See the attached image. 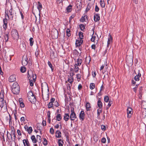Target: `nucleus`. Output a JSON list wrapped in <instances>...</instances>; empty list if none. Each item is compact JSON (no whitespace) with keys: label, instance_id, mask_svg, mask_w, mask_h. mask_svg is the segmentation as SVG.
Instances as JSON below:
<instances>
[{"label":"nucleus","instance_id":"603ef678","mask_svg":"<svg viewBox=\"0 0 146 146\" xmlns=\"http://www.w3.org/2000/svg\"><path fill=\"white\" fill-rule=\"evenodd\" d=\"M53 103L51 102H49L48 104V108H50L52 107L53 106Z\"/></svg>","mask_w":146,"mask_h":146},{"label":"nucleus","instance_id":"4c0bfd02","mask_svg":"<svg viewBox=\"0 0 146 146\" xmlns=\"http://www.w3.org/2000/svg\"><path fill=\"white\" fill-rule=\"evenodd\" d=\"M100 4L101 7H104L105 6V4L104 3V2L102 0H100Z\"/></svg>","mask_w":146,"mask_h":146},{"label":"nucleus","instance_id":"c03bdc74","mask_svg":"<svg viewBox=\"0 0 146 146\" xmlns=\"http://www.w3.org/2000/svg\"><path fill=\"white\" fill-rule=\"evenodd\" d=\"M8 34L6 33L4 36L5 41L6 42H7L8 40Z\"/></svg>","mask_w":146,"mask_h":146},{"label":"nucleus","instance_id":"864d4df0","mask_svg":"<svg viewBox=\"0 0 146 146\" xmlns=\"http://www.w3.org/2000/svg\"><path fill=\"white\" fill-rule=\"evenodd\" d=\"M102 110L98 109L97 110V114L98 116H99L100 115V113H102Z\"/></svg>","mask_w":146,"mask_h":146},{"label":"nucleus","instance_id":"680f3d73","mask_svg":"<svg viewBox=\"0 0 146 146\" xmlns=\"http://www.w3.org/2000/svg\"><path fill=\"white\" fill-rule=\"evenodd\" d=\"M99 9L97 5L95 6V11L96 12H98L99 10Z\"/></svg>","mask_w":146,"mask_h":146},{"label":"nucleus","instance_id":"2eb2a0df","mask_svg":"<svg viewBox=\"0 0 146 146\" xmlns=\"http://www.w3.org/2000/svg\"><path fill=\"white\" fill-rule=\"evenodd\" d=\"M112 39L111 37V35L109 34L108 36V41L107 42V47H108L109 46V45L111 42L112 41Z\"/></svg>","mask_w":146,"mask_h":146},{"label":"nucleus","instance_id":"72a5a7b5","mask_svg":"<svg viewBox=\"0 0 146 146\" xmlns=\"http://www.w3.org/2000/svg\"><path fill=\"white\" fill-rule=\"evenodd\" d=\"M56 118L58 121H60L62 119L61 115L60 114H58L56 116Z\"/></svg>","mask_w":146,"mask_h":146},{"label":"nucleus","instance_id":"e2e57ef3","mask_svg":"<svg viewBox=\"0 0 146 146\" xmlns=\"http://www.w3.org/2000/svg\"><path fill=\"white\" fill-rule=\"evenodd\" d=\"M82 88V85L81 84H80L78 86V89L79 90H81Z\"/></svg>","mask_w":146,"mask_h":146},{"label":"nucleus","instance_id":"f257e3e1","mask_svg":"<svg viewBox=\"0 0 146 146\" xmlns=\"http://www.w3.org/2000/svg\"><path fill=\"white\" fill-rule=\"evenodd\" d=\"M42 98L45 101L48 100L49 98V92L48 87V86L42 88Z\"/></svg>","mask_w":146,"mask_h":146},{"label":"nucleus","instance_id":"f3484780","mask_svg":"<svg viewBox=\"0 0 146 146\" xmlns=\"http://www.w3.org/2000/svg\"><path fill=\"white\" fill-rule=\"evenodd\" d=\"M138 74L134 78V79L136 81H138L139 80L140 77L141 76V75L140 73H139V70L138 71Z\"/></svg>","mask_w":146,"mask_h":146},{"label":"nucleus","instance_id":"20e7f679","mask_svg":"<svg viewBox=\"0 0 146 146\" xmlns=\"http://www.w3.org/2000/svg\"><path fill=\"white\" fill-rule=\"evenodd\" d=\"M70 114V118L71 120L73 121L76 118V116L74 111V109L72 108L71 109Z\"/></svg>","mask_w":146,"mask_h":146},{"label":"nucleus","instance_id":"774afa93","mask_svg":"<svg viewBox=\"0 0 146 146\" xmlns=\"http://www.w3.org/2000/svg\"><path fill=\"white\" fill-rule=\"evenodd\" d=\"M42 124L43 126H45L46 125V122L45 120H43L42 122Z\"/></svg>","mask_w":146,"mask_h":146},{"label":"nucleus","instance_id":"e433bc0d","mask_svg":"<svg viewBox=\"0 0 146 146\" xmlns=\"http://www.w3.org/2000/svg\"><path fill=\"white\" fill-rule=\"evenodd\" d=\"M76 78L78 82H79L80 80L81 76L79 74H78L76 75Z\"/></svg>","mask_w":146,"mask_h":146},{"label":"nucleus","instance_id":"423d86ee","mask_svg":"<svg viewBox=\"0 0 146 146\" xmlns=\"http://www.w3.org/2000/svg\"><path fill=\"white\" fill-rule=\"evenodd\" d=\"M58 31L56 29L53 30L51 33L52 36H53V38L55 39L57 38L58 37Z\"/></svg>","mask_w":146,"mask_h":146},{"label":"nucleus","instance_id":"58836bf2","mask_svg":"<svg viewBox=\"0 0 146 146\" xmlns=\"http://www.w3.org/2000/svg\"><path fill=\"white\" fill-rule=\"evenodd\" d=\"M29 41L30 42V45L32 46L33 45L34 43V40L33 38H30L29 39Z\"/></svg>","mask_w":146,"mask_h":146},{"label":"nucleus","instance_id":"39448f33","mask_svg":"<svg viewBox=\"0 0 146 146\" xmlns=\"http://www.w3.org/2000/svg\"><path fill=\"white\" fill-rule=\"evenodd\" d=\"M79 36L80 40H76V44H77L78 46L80 45L82 43V39L83 38V35L82 33L80 32L79 33Z\"/></svg>","mask_w":146,"mask_h":146},{"label":"nucleus","instance_id":"a18cd8bd","mask_svg":"<svg viewBox=\"0 0 146 146\" xmlns=\"http://www.w3.org/2000/svg\"><path fill=\"white\" fill-rule=\"evenodd\" d=\"M109 98L108 96H106L104 97V101L105 102H107L109 101Z\"/></svg>","mask_w":146,"mask_h":146},{"label":"nucleus","instance_id":"6e6d98bb","mask_svg":"<svg viewBox=\"0 0 146 146\" xmlns=\"http://www.w3.org/2000/svg\"><path fill=\"white\" fill-rule=\"evenodd\" d=\"M50 132L51 134H53L54 133V130L53 128H50Z\"/></svg>","mask_w":146,"mask_h":146},{"label":"nucleus","instance_id":"bf43d9fd","mask_svg":"<svg viewBox=\"0 0 146 146\" xmlns=\"http://www.w3.org/2000/svg\"><path fill=\"white\" fill-rule=\"evenodd\" d=\"M20 106L21 108H24L25 106L24 103L23 102H21L20 103Z\"/></svg>","mask_w":146,"mask_h":146},{"label":"nucleus","instance_id":"338daca9","mask_svg":"<svg viewBox=\"0 0 146 146\" xmlns=\"http://www.w3.org/2000/svg\"><path fill=\"white\" fill-rule=\"evenodd\" d=\"M74 72H70V77H73V76L74 75Z\"/></svg>","mask_w":146,"mask_h":146},{"label":"nucleus","instance_id":"de8ad7c7","mask_svg":"<svg viewBox=\"0 0 146 146\" xmlns=\"http://www.w3.org/2000/svg\"><path fill=\"white\" fill-rule=\"evenodd\" d=\"M142 105L144 109H146V101H143L142 103Z\"/></svg>","mask_w":146,"mask_h":146},{"label":"nucleus","instance_id":"69168bd1","mask_svg":"<svg viewBox=\"0 0 146 146\" xmlns=\"http://www.w3.org/2000/svg\"><path fill=\"white\" fill-rule=\"evenodd\" d=\"M17 133L18 135L21 136V132L20 131L19 129H17Z\"/></svg>","mask_w":146,"mask_h":146},{"label":"nucleus","instance_id":"a878e982","mask_svg":"<svg viewBox=\"0 0 146 146\" xmlns=\"http://www.w3.org/2000/svg\"><path fill=\"white\" fill-rule=\"evenodd\" d=\"M31 139L32 140L33 143H36L37 142V140L36 139L35 136L34 135H33L31 137Z\"/></svg>","mask_w":146,"mask_h":146},{"label":"nucleus","instance_id":"6e6552de","mask_svg":"<svg viewBox=\"0 0 146 146\" xmlns=\"http://www.w3.org/2000/svg\"><path fill=\"white\" fill-rule=\"evenodd\" d=\"M132 109L130 107H128L127 109V117L128 118H130L131 117V115L133 114Z\"/></svg>","mask_w":146,"mask_h":146},{"label":"nucleus","instance_id":"49530a36","mask_svg":"<svg viewBox=\"0 0 146 146\" xmlns=\"http://www.w3.org/2000/svg\"><path fill=\"white\" fill-rule=\"evenodd\" d=\"M70 29H67L66 30L67 35L68 37H69L70 36Z\"/></svg>","mask_w":146,"mask_h":146},{"label":"nucleus","instance_id":"2f4dec72","mask_svg":"<svg viewBox=\"0 0 146 146\" xmlns=\"http://www.w3.org/2000/svg\"><path fill=\"white\" fill-rule=\"evenodd\" d=\"M72 6L71 5H69L66 8V10L68 12H70L72 10Z\"/></svg>","mask_w":146,"mask_h":146},{"label":"nucleus","instance_id":"bb28decb","mask_svg":"<svg viewBox=\"0 0 146 146\" xmlns=\"http://www.w3.org/2000/svg\"><path fill=\"white\" fill-rule=\"evenodd\" d=\"M70 116L68 113H65L64 117V119L66 121H67L69 119Z\"/></svg>","mask_w":146,"mask_h":146},{"label":"nucleus","instance_id":"8fccbe9b","mask_svg":"<svg viewBox=\"0 0 146 146\" xmlns=\"http://www.w3.org/2000/svg\"><path fill=\"white\" fill-rule=\"evenodd\" d=\"M13 136V137H14V138L15 139L16 137V136L15 133V132L14 131L12 130L11 131V138H12V136Z\"/></svg>","mask_w":146,"mask_h":146},{"label":"nucleus","instance_id":"0eeeda50","mask_svg":"<svg viewBox=\"0 0 146 146\" xmlns=\"http://www.w3.org/2000/svg\"><path fill=\"white\" fill-rule=\"evenodd\" d=\"M98 37L97 35H94L93 33L91 39V41L97 44L98 42Z\"/></svg>","mask_w":146,"mask_h":146},{"label":"nucleus","instance_id":"052dcab7","mask_svg":"<svg viewBox=\"0 0 146 146\" xmlns=\"http://www.w3.org/2000/svg\"><path fill=\"white\" fill-rule=\"evenodd\" d=\"M101 129L103 130L104 131L106 130V127L105 125H102L101 126Z\"/></svg>","mask_w":146,"mask_h":146},{"label":"nucleus","instance_id":"dca6fc26","mask_svg":"<svg viewBox=\"0 0 146 146\" xmlns=\"http://www.w3.org/2000/svg\"><path fill=\"white\" fill-rule=\"evenodd\" d=\"M12 33V35H14V36L15 38H18L19 37L18 34L17 30L15 29L14 30Z\"/></svg>","mask_w":146,"mask_h":146},{"label":"nucleus","instance_id":"f704fd0d","mask_svg":"<svg viewBox=\"0 0 146 146\" xmlns=\"http://www.w3.org/2000/svg\"><path fill=\"white\" fill-rule=\"evenodd\" d=\"M90 57H86L85 59V61L86 64H89L90 61Z\"/></svg>","mask_w":146,"mask_h":146},{"label":"nucleus","instance_id":"b1692460","mask_svg":"<svg viewBox=\"0 0 146 146\" xmlns=\"http://www.w3.org/2000/svg\"><path fill=\"white\" fill-rule=\"evenodd\" d=\"M61 136V133L59 131H57L56 133V136L58 138H60Z\"/></svg>","mask_w":146,"mask_h":146},{"label":"nucleus","instance_id":"393cba45","mask_svg":"<svg viewBox=\"0 0 146 146\" xmlns=\"http://www.w3.org/2000/svg\"><path fill=\"white\" fill-rule=\"evenodd\" d=\"M76 5L78 8H80L82 6V4L80 1H79V0H77L76 2Z\"/></svg>","mask_w":146,"mask_h":146},{"label":"nucleus","instance_id":"473e14b6","mask_svg":"<svg viewBox=\"0 0 146 146\" xmlns=\"http://www.w3.org/2000/svg\"><path fill=\"white\" fill-rule=\"evenodd\" d=\"M48 64L49 67L51 68L52 71L53 72L54 70V68L53 67V66L52 64H51L50 62L49 61L48 62Z\"/></svg>","mask_w":146,"mask_h":146},{"label":"nucleus","instance_id":"a211bd4d","mask_svg":"<svg viewBox=\"0 0 146 146\" xmlns=\"http://www.w3.org/2000/svg\"><path fill=\"white\" fill-rule=\"evenodd\" d=\"M88 20L87 16L86 15H84V16L82 17L80 19V21L83 22H86Z\"/></svg>","mask_w":146,"mask_h":146},{"label":"nucleus","instance_id":"ddd939ff","mask_svg":"<svg viewBox=\"0 0 146 146\" xmlns=\"http://www.w3.org/2000/svg\"><path fill=\"white\" fill-rule=\"evenodd\" d=\"M0 106L1 108H7L6 103L5 101H0Z\"/></svg>","mask_w":146,"mask_h":146},{"label":"nucleus","instance_id":"13d9d810","mask_svg":"<svg viewBox=\"0 0 146 146\" xmlns=\"http://www.w3.org/2000/svg\"><path fill=\"white\" fill-rule=\"evenodd\" d=\"M21 122H24L25 120V117H22L20 119Z\"/></svg>","mask_w":146,"mask_h":146},{"label":"nucleus","instance_id":"f8f14e48","mask_svg":"<svg viewBox=\"0 0 146 146\" xmlns=\"http://www.w3.org/2000/svg\"><path fill=\"white\" fill-rule=\"evenodd\" d=\"M85 115V114L84 111H81L79 116L80 119L82 121L84 120V119Z\"/></svg>","mask_w":146,"mask_h":146},{"label":"nucleus","instance_id":"4be33fe9","mask_svg":"<svg viewBox=\"0 0 146 146\" xmlns=\"http://www.w3.org/2000/svg\"><path fill=\"white\" fill-rule=\"evenodd\" d=\"M97 105L98 107L101 109L102 107V103L100 99H99L97 102Z\"/></svg>","mask_w":146,"mask_h":146},{"label":"nucleus","instance_id":"9b49d317","mask_svg":"<svg viewBox=\"0 0 146 146\" xmlns=\"http://www.w3.org/2000/svg\"><path fill=\"white\" fill-rule=\"evenodd\" d=\"M3 27L5 30H6L7 27V20L6 18H4L3 20Z\"/></svg>","mask_w":146,"mask_h":146},{"label":"nucleus","instance_id":"7c9ffc66","mask_svg":"<svg viewBox=\"0 0 146 146\" xmlns=\"http://www.w3.org/2000/svg\"><path fill=\"white\" fill-rule=\"evenodd\" d=\"M58 143L59 146H63L64 144V142L61 139L58 140Z\"/></svg>","mask_w":146,"mask_h":146},{"label":"nucleus","instance_id":"c9c22d12","mask_svg":"<svg viewBox=\"0 0 146 146\" xmlns=\"http://www.w3.org/2000/svg\"><path fill=\"white\" fill-rule=\"evenodd\" d=\"M37 141L38 142L40 143L41 141V137L39 135H37Z\"/></svg>","mask_w":146,"mask_h":146},{"label":"nucleus","instance_id":"0e129e2a","mask_svg":"<svg viewBox=\"0 0 146 146\" xmlns=\"http://www.w3.org/2000/svg\"><path fill=\"white\" fill-rule=\"evenodd\" d=\"M101 141L102 143H104L106 142V139L105 138H103L101 139Z\"/></svg>","mask_w":146,"mask_h":146},{"label":"nucleus","instance_id":"412c9836","mask_svg":"<svg viewBox=\"0 0 146 146\" xmlns=\"http://www.w3.org/2000/svg\"><path fill=\"white\" fill-rule=\"evenodd\" d=\"M73 81H74V78H73V77H69L68 78V80L66 81V83H67V82H68L71 84H72V83Z\"/></svg>","mask_w":146,"mask_h":146},{"label":"nucleus","instance_id":"79ce46f5","mask_svg":"<svg viewBox=\"0 0 146 146\" xmlns=\"http://www.w3.org/2000/svg\"><path fill=\"white\" fill-rule=\"evenodd\" d=\"M20 71L24 73L26 71V68L25 67H22L21 68Z\"/></svg>","mask_w":146,"mask_h":146},{"label":"nucleus","instance_id":"5701e85b","mask_svg":"<svg viewBox=\"0 0 146 146\" xmlns=\"http://www.w3.org/2000/svg\"><path fill=\"white\" fill-rule=\"evenodd\" d=\"M94 19L95 21L97 22L100 19V17L99 15H95L94 16Z\"/></svg>","mask_w":146,"mask_h":146},{"label":"nucleus","instance_id":"3c124183","mask_svg":"<svg viewBox=\"0 0 146 146\" xmlns=\"http://www.w3.org/2000/svg\"><path fill=\"white\" fill-rule=\"evenodd\" d=\"M44 141L43 142V144L45 145H47V141L45 138H44Z\"/></svg>","mask_w":146,"mask_h":146},{"label":"nucleus","instance_id":"37998d69","mask_svg":"<svg viewBox=\"0 0 146 146\" xmlns=\"http://www.w3.org/2000/svg\"><path fill=\"white\" fill-rule=\"evenodd\" d=\"M76 64H75L74 65V69L76 73L78 71L79 68Z\"/></svg>","mask_w":146,"mask_h":146},{"label":"nucleus","instance_id":"a19ab883","mask_svg":"<svg viewBox=\"0 0 146 146\" xmlns=\"http://www.w3.org/2000/svg\"><path fill=\"white\" fill-rule=\"evenodd\" d=\"M4 94L3 93H0V101H3L4 100Z\"/></svg>","mask_w":146,"mask_h":146},{"label":"nucleus","instance_id":"4d7b16f0","mask_svg":"<svg viewBox=\"0 0 146 146\" xmlns=\"http://www.w3.org/2000/svg\"><path fill=\"white\" fill-rule=\"evenodd\" d=\"M112 104V101H109L108 106H108V107H107V108H109L111 106Z\"/></svg>","mask_w":146,"mask_h":146},{"label":"nucleus","instance_id":"9d476101","mask_svg":"<svg viewBox=\"0 0 146 146\" xmlns=\"http://www.w3.org/2000/svg\"><path fill=\"white\" fill-rule=\"evenodd\" d=\"M27 58L26 56H24L22 58V64L23 66L27 65L28 64Z\"/></svg>","mask_w":146,"mask_h":146},{"label":"nucleus","instance_id":"c85d7f7f","mask_svg":"<svg viewBox=\"0 0 146 146\" xmlns=\"http://www.w3.org/2000/svg\"><path fill=\"white\" fill-rule=\"evenodd\" d=\"M76 62L77 64H76L77 66H80L82 64V60L81 59L78 58Z\"/></svg>","mask_w":146,"mask_h":146},{"label":"nucleus","instance_id":"6ab92c4d","mask_svg":"<svg viewBox=\"0 0 146 146\" xmlns=\"http://www.w3.org/2000/svg\"><path fill=\"white\" fill-rule=\"evenodd\" d=\"M8 12L10 17H11L12 19L13 17V15L14 14V12L13 11L12 8H11L8 11Z\"/></svg>","mask_w":146,"mask_h":146},{"label":"nucleus","instance_id":"4468645a","mask_svg":"<svg viewBox=\"0 0 146 146\" xmlns=\"http://www.w3.org/2000/svg\"><path fill=\"white\" fill-rule=\"evenodd\" d=\"M9 81L11 82L15 81L16 80L15 76L14 75L11 76L9 77Z\"/></svg>","mask_w":146,"mask_h":146},{"label":"nucleus","instance_id":"5fc2aeb1","mask_svg":"<svg viewBox=\"0 0 146 146\" xmlns=\"http://www.w3.org/2000/svg\"><path fill=\"white\" fill-rule=\"evenodd\" d=\"M32 73V72L31 70H29L28 72V76H29V77H30L31 75V74Z\"/></svg>","mask_w":146,"mask_h":146},{"label":"nucleus","instance_id":"1a4fd4ad","mask_svg":"<svg viewBox=\"0 0 146 146\" xmlns=\"http://www.w3.org/2000/svg\"><path fill=\"white\" fill-rule=\"evenodd\" d=\"M24 128L28 132L29 134H30L33 131L32 128L31 127H29L27 125H25L24 127Z\"/></svg>","mask_w":146,"mask_h":146},{"label":"nucleus","instance_id":"09e8293b","mask_svg":"<svg viewBox=\"0 0 146 146\" xmlns=\"http://www.w3.org/2000/svg\"><path fill=\"white\" fill-rule=\"evenodd\" d=\"M79 27L82 31L84 30L85 28L84 25L82 24L80 25Z\"/></svg>","mask_w":146,"mask_h":146},{"label":"nucleus","instance_id":"7ed1b4c3","mask_svg":"<svg viewBox=\"0 0 146 146\" xmlns=\"http://www.w3.org/2000/svg\"><path fill=\"white\" fill-rule=\"evenodd\" d=\"M27 97L29 101L31 103L36 101L35 98L32 91H30L28 92Z\"/></svg>","mask_w":146,"mask_h":146},{"label":"nucleus","instance_id":"aec40b11","mask_svg":"<svg viewBox=\"0 0 146 146\" xmlns=\"http://www.w3.org/2000/svg\"><path fill=\"white\" fill-rule=\"evenodd\" d=\"M23 143L25 146H29V143L27 139H24L23 140Z\"/></svg>","mask_w":146,"mask_h":146},{"label":"nucleus","instance_id":"ea45409f","mask_svg":"<svg viewBox=\"0 0 146 146\" xmlns=\"http://www.w3.org/2000/svg\"><path fill=\"white\" fill-rule=\"evenodd\" d=\"M95 87V84L94 83H91L90 85V88L92 90L94 89Z\"/></svg>","mask_w":146,"mask_h":146},{"label":"nucleus","instance_id":"c756f323","mask_svg":"<svg viewBox=\"0 0 146 146\" xmlns=\"http://www.w3.org/2000/svg\"><path fill=\"white\" fill-rule=\"evenodd\" d=\"M86 109L87 111L90 110V108L91 107L90 106V104L89 103H87L86 105Z\"/></svg>","mask_w":146,"mask_h":146},{"label":"nucleus","instance_id":"cd10ccee","mask_svg":"<svg viewBox=\"0 0 146 146\" xmlns=\"http://www.w3.org/2000/svg\"><path fill=\"white\" fill-rule=\"evenodd\" d=\"M38 6H37V8L40 12V10H41L42 8V5L39 1L38 2Z\"/></svg>","mask_w":146,"mask_h":146},{"label":"nucleus","instance_id":"f03ea898","mask_svg":"<svg viewBox=\"0 0 146 146\" xmlns=\"http://www.w3.org/2000/svg\"><path fill=\"white\" fill-rule=\"evenodd\" d=\"M12 91L14 94H18L20 92V87L18 83L15 82L12 86Z\"/></svg>","mask_w":146,"mask_h":146}]
</instances>
